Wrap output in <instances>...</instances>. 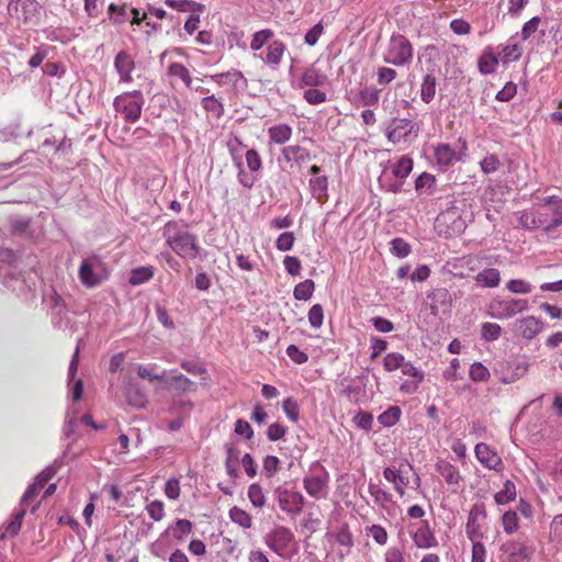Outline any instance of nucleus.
I'll use <instances>...</instances> for the list:
<instances>
[{"instance_id": "5701e85b", "label": "nucleus", "mask_w": 562, "mask_h": 562, "mask_svg": "<svg viewBox=\"0 0 562 562\" xmlns=\"http://www.w3.org/2000/svg\"><path fill=\"white\" fill-rule=\"evenodd\" d=\"M436 469L449 485H458L461 481L459 470L450 464L447 459H440L436 464Z\"/></svg>"}, {"instance_id": "e433bc0d", "label": "nucleus", "mask_w": 562, "mask_h": 562, "mask_svg": "<svg viewBox=\"0 0 562 562\" xmlns=\"http://www.w3.org/2000/svg\"><path fill=\"white\" fill-rule=\"evenodd\" d=\"M274 33L270 29H263L256 32L250 41V48L254 52L261 49L267 43H269Z\"/></svg>"}, {"instance_id": "f704fd0d", "label": "nucleus", "mask_w": 562, "mask_h": 562, "mask_svg": "<svg viewBox=\"0 0 562 562\" xmlns=\"http://www.w3.org/2000/svg\"><path fill=\"white\" fill-rule=\"evenodd\" d=\"M413 169V159L407 156H402L394 164L392 173L397 179H405L408 177Z\"/></svg>"}, {"instance_id": "4be33fe9", "label": "nucleus", "mask_w": 562, "mask_h": 562, "mask_svg": "<svg viewBox=\"0 0 562 562\" xmlns=\"http://www.w3.org/2000/svg\"><path fill=\"white\" fill-rule=\"evenodd\" d=\"M435 158L440 166H451L459 158L456 150L449 144H439L434 149Z\"/></svg>"}, {"instance_id": "052dcab7", "label": "nucleus", "mask_w": 562, "mask_h": 562, "mask_svg": "<svg viewBox=\"0 0 562 562\" xmlns=\"http://www.w3.org/2000/svg\"><path fill=\"white\" fill-rule=\"evenodd\" d=\"M541 19L539 16H533L529 21H527L521 29V40L527 41L539 29Z\"/></svg>"}, {"instance_id": "b1692460", "label": "nucleus", "mask_w": 562, "mask_h": 562, "mask_svg": "<svg viewBox=\"0 0 562 562\" xmlns=\"http://www.w3.org/2000/svg\"><path fill=\"white\" fill-rule=\"evenodd\" d=\"M246 145L241 142V139L236 136L232 135L227 140V149L229 151V155L232 157V160L236 168H241L243 165V156H245Z\"/></svg>"}, {"instance_id": "1a4fd4ad", "label": "nucleus", "mask_w": 562, "mask_h": 562, "mask_svg": "<svg viewBox=\"0 0 562 562\" xmlns=\"http://www.w3.org/2000/svg\"><path fill=\"white\" fill-rule=\"evenodd\" d=\"M109 19L114 24H122L127 21L132 25H139L143 21H146L147 14L132 8L128 3L123 2L121 4L111 3L108 8Z\"/></svg>"}, {"instance_id": "a19ab883", "label": "nucleus", "mask_w": 562, "mask_h": 562, "mask_svg": "<svg viewBox=\"0 0 562 562\" xmlns=\"http://www.w3.org/2000/svg\"><path fill=\"white\" fill-rule=\"evenodd\" d=\"M25 514L26 509L24 506H21V508L14 514L13 519L7 525L4 536L14 537L19 533Z\"/></svg>"}, {"instance_id": "473e14b6", "label": "nucleus", "mask_w": 562, "mask_h": 562, "mask_svg": "<svg viewBox=\"0 0 562 562\" xmlns=\"http://www.w3.org/2000/svg\"><path fill=\"white\" fill-rule=\"evenodd\" d=\"M153 277L154 268L151 266H144L133 269L128 281L132 285H139L149 281Z\"/></svg>"}, {"instance_id": "cd10ccee", "label": "nucleus", "mask_w": 562, "mask_h": 562, "mask_svg": "<svg viewBox=\"0 0 562 562\" xmlns=\"http://www.w3.org/2000/svg\"><path fill=\"white\" fill-rule=\"evenodd\" d=\"M476 282L485 288H496L501 282V273L495 268H486L475 278Z\"/></svg>"}, {"instance_id": "79ce46f5", "label": "nucleus", "mask_w": 562, "mask_h": 562, "mask_svg": "<svg viewBox=\"0 0 562 562\" xmlns=\"http://www.w3.org/2000/svg\"><path fill=\"white\" fill-rule=\"evenodd\" d=\"M229 517L233 520V522L239 525L240 527H243L245 529H248L251 527L252 520H251L250 515L237 506L231 508Z\"/></svg>"}, {"instance_id": "5fc2aeb1", "label": "nucleus", "mask_w": 562, "mask_h": 562, "mask_svg": "<svg viewBox=\"0 0 562 562\" xmlns=\"http://www.w3.org/2000/svg\"><path fill=\"white\" fill-rule=\"evenodd\" d=\"M146 512L153 520L160 521L165 516V505L161 501H153L147 504Z\"/></svg>"}, {"instance_id": "c03bdc74", "label": "nucleus", "mask_w": 562, "mask_h": 562, "mask_svg": "<svg viewBox=\"0 0 562 562\" xmlns=\"http://www.w3.org/2000/svg\"><path fill=\"white\" fill-rule=\"evenodd\" d=\"M401 413L400 407L391 406L378 417L379 423L385 427H391L400 420Z\"/></svg>"}, {"instance_id": "bb28decb", "label": "nucleus", "mask_w": 562, "mask_h": 562, "mask_svg": "<svg viewBox=\"0 0 562 562\" xmlns=\"http://www.w3.org/2000/svg\"><path fill=\"white\" fill-rule=\"evenodd\" d=\"M326 80L327 76L314 66L306 68L302 75V85L307 87L323 86Z\"/></svg>"}, {"instance_id": "6e6552de", "label": "nucleus", "mask_w": 562, "mask_h": 562, "mask_svg": "<svg viewBox=\"0 0 562 562\" xmlns=\"http://www.w3.org/2000/svg\"><path fill=\"white\" fill-rule=\"evenodd\" d=\"M294 533L284 526L273 528L266 538L267 546L281 558L289 557Z\"/></svg>"}, {"instance_id": "c85d7f7f", "label": "nucleus", "mask_w": 562, "mask_h": 562, "mask_svg": "<svg viewBox=\"0 0 562 562\" xmlns=\"http://www.w3.org/2000/svg\"><path fill=\"white\" fill-rule=\"evenodd\" d=\"M193 529V524L188 519H177L173 526H170L167 529V532H170L175 539L178 541H183Z\"/></svg>"}, {"instance_id": "49530a36", "label": "nucleus", "mask_w": 562, "mask_h": 562, "mask_svg": "<svg viewBox=\"0 0 562 562\" xmlns=\"http://www.w3.org/2000/svg\"><path fill=\"white\" fill-rule=\"evenodd\" d=\"M283 412L286 415V417L293 422L296 423L300 418V406L297 402L292 397H286L282 402Z\"/></svg>"}, {"instance_id": "8fccbe9b", "label": "nucleus", "mask_w": 562, "mask_h": 562, "mask_svg": "<svg viewBox=\"0 0 562 562\" xmlns=\"http://www.w3.org/2000/svg\"><path fill=\"white\" fill-rule=\"evenodd\" d=\"M245 159L248 169L251 172H258L262 168V159L256 149H247L245 151Z\"/></svg>"}, {"instance_id": "7c9ffc66", "label": "nucleus", "mask_w": 562, "mask_h": 562, "mask_svg": "<svg viewBox=\"0 0 562 562\" xmlns=\"http://www.w3.org/2000/svg\"><path fill=\"white\" fill-rule=\"evenodd\" d=\"M498 65V57L492 52H484L479 58V70L483 75L492 74L496 70Z\"/></svg>"}, {"instance_id": "9b49d317", "label": "nucleus", "mask_w": 562, "mask_h": 562, "mask_svg": "<svg viewBox=\"0 0 562 562\" xmlns=\"http://www.w3.org/2000/svg\"><path fill=\"white\" fill-rule=\"evenodd\" d=\"M486 519L485 505L483 503H476L472 506L465 531L471 541L481 540L484 536L483 526Z\"/></svg>"}, {"instance_id": "6e6d98bb", "label": "nucleus", "mask_w": 562, "mask_h": 562, "mask_svg": "<svg viewBox=\"0 0 562 562\" xmlns=\"http://www.w3.org/2000/svg\"><path fill=\"white\" fill-rule=\"evenodd\" d=\"M404 356L400 352H390L383 358V367L387 372H393L400 369Z\"/></svg>"}, {"instance_id": "c9c22d12", "label": "nucleus", "mask_w": 562, "mask_h": 562, "mask_svg": "<svg viewBox=\"0 0 562 562\" xmlns=\"http://www.w3.org/2000/svg\"><path fill=\"white\" fill-rule=\"evenodd\" d=\"M168 75L171 77H177L183 81V83L191 88L192 85V78L189 69L180 64V63H172L168 66Z\"/></svg>"}, {"instance_id": "6ab92c4d", "label": "nucleus", "mask_w": 562, "mask_h": 562, "mask_svg": "<svg viewBox=\"0 0 562 562\" xmlns=\"http://www.w3.org/2000/svg\"><path fill=\"white\" fill-rule=\"evenodd\" d=\"M211 80H213L218 86H232L236 89L239 83H244L246 86L247 80L244 77L243 72L237 69H231L226 72H221L216 75L210 76Z\"/></svg>"}, {"instance_id": "e2e57ef3", "label": "nucleus", "mask_w": 562, "mask_h": 562, "mask_svg": "<svg viewBox=\"0 0 562 562\" xmlns=\"http://www.w3.org/2000/svg\"><path fill=\"white\" fill-rule=\"evenodd\" d=\"M503 528L507 533H513L518 528V517L516 512L508 510L503 515Z\"/></svg>"}, {"instance_id": "0eeeda50", "label": "nucleus", "mask_w": 562, "mask_h": 562, "mask_svg": "<svg viewBox=\"0 0 562 562\" xmlns=\"http://www.w3.org/2000/svg\"><path fill=\"white\" fill-rule=\"evenodd\" d=\"M419 125L407 119H393L387 127L386 136L393 144L411 143L416 138Z\"/></svg>"}, {"instance_id": "423d86ee", "label": "nucleus", "mask_w": 562, "mask_h": 562, "mask_svg": "<svg viewBox=\"0 0 562 562\" xmlns=\"http://www.w3.org/2000/svg\"><path fill=\"white\" fill-rule=\"evenodd\" d=\"M529 308L525 299L493 300L487 307V313L496 319H508Z\"/></svg>"}, {"instance_id": "aec40b11", "label": "nucleus", "mask_w": 562, "mask_h": 562, "mask_svg": "<svg viewBox=\"0 0 562 562\" xmlns=\"http://www.w3.org/2000/svg\"><path fill=\"white\" fill-rule=\"evenodd\" d=\"M293 130L285 123L276 124L268 128L269 142L276 145H284L292 137Z\"/></svg>"}, {"instance_id": "f03ea898", "label": "nucleus", "mask_w": 562, "mask_h": 562, "mask_svg": "<svg viewBox=\"0 0 562 562\" xmlns=\"http://www.w3.org/2000/svg\"><path fill=\"white\" fill-rule=\"evenodd\" d=\"M164 236L168 246L181 258L194 260L199 257L201 247L198 236L176 222H168L164 227Z\"/></svg>"}, {"instance_id": "338daca9", "label": "nucleus", "mask_w": 562, "mask_h": 562, "mask_svg": "<svg viewBox=\"0 0 562 562\" xmlns=\"http://www.w3.org/2000/svg\"><path fill=\"white\" fill-rule=\"evenodd\" d=\"M44 487L43 484H41V482L36 481L31 484L27 490L25 491L24 495L22 496V499H21V506H26L30 502H32L37 495L38 493L41 492V490Z\"/></svg>"}, {"instance_id": "3c124183", "label": "nucleus", "mask_w": 562, "mask_h": 562, "mask_svg": "<svg viewBox=\"0 0 562 562\" xmlns=\"http://www.w3.org/2000/svg\"><path fill=\"white\" fill-rule=\"evenodd\" d=\"M366 531L367 535L371 536L378 544L384 546L387 542L389 536L385 528H383L382 526L372 525L367 527Z\"/></svg>"}, {"instance_id": "39448f33", "label": "nucleus", "mask_w": 562, "mask_h": 562, "mask_svg": "<svg viewBox=\"0 0 562 562\" xmlns=\"http://www.w3.org/2000/svg\"><path fill=\"white\" fill-rule=\"evenodd\" d=\"M413 46L404 35H393L384 55V61L396 67L411 64L413 59Z\"/></svg>"}, {"instance_id": "7ed1b4c3", "label": "nucleus", "mask_w": 562, "mask_h": 562, "mask_svg": "<svg viewBox=\"0 0 562 562\" xmlns=\"http://www.w3.org/2000/svg\"><path fill=\"white\" fill-rule=\"evenodd\" d=\"M465 226V221L462 218L461 210L458 206H451L440 212L435 221L436 231L446 238L461 234Z\"/></svg>"}, {"instance_id": "ddd939ff", "label": "nucleus", "mask_w": 562, "mask_h": 562, "mask_svg": "<svg viewBox=\"0 0 562 562\" xmlns=\"http://www.w3.org/2000/svg\"><path fill=\"white\" fill-rule=\"evenodd\" d=\"M100 267L101 261L98 257L82 260L78 271L80 282L87 288L97 286L102 281V277L98 273Z\"/></svg>"}, {"instance_id": "ea45409f", "label": "nucleus", "mask_w": 562, "mask_h": 562, "mask_svg": "<svg viewBox=\"0 0 562 562\" xmlns=\"http://www.w3.org/2000/svg\"><path fill=\"white\" fill-rule=\"evenodd\" d=\"M201 103L206 112L213 113L217 119L224 114L223 103L214 95L203 98Z\"/></svg>"}, {"instance_id": "f8f14e48", "label": "nucleus", "mask_w": 562, "mask_h": 562, "mask_svg": "<svg viewBox=\"0 0 562 562\" xmlns=\"http://www.w3.org/2000/svg\"><path fill=\"white\" fill-rule=\"evenodd\" d=\"M543 322L536 316H526L512 324V331L516 337L531 340L543 330Z\"/></svg>"}, {"instance_id": "37998d69", "label": "nucleus", "mask_w": 562, "mask_h": 562, "mask_svg": "<svg viewBox=\"0 0 562 562\" xmlns=\"http://www.w3.org/2000/svg\"><path fill=\"white\" fill-rule=\"evenodd\" d=\"M127 403L134 407L142 408L146 405V396L135 385H131L126 391Z\"/></svg>"}, {"instance_id": "2f4dec72", "label": "nucleus", "mask_w": 562, "mask_h": 562, "mask_svg": "<svg viewBox=\"0 0 562 562\" xmlns=\"http://www.w3.org/2000/svg\"><path fill=\"white\" fill-rule=\"evenodd\" d=\"M369 493L374 498V503L382 508H385L387 504L392 502V495L384 491L379 483H369Z\"/></svg>"}, {"instance_id": "20e7f679", "label": "nucleus", "mask_w": 562, "mask_h": 562, "mask_svg": "<svg viewBox=\"0 0 562 562\" xmlns=\"http://www.w3.org/2000/svg\"><path fill=\"white\" fill-rule=\"evenodd\" d=\"M144 97L139 90L123 92L115 97L113 105L116 112L121 113L125 121L136 122L142 114Z\"/></svg>"}, {"instance_id": "f3484780", "label": "nucleus", "mask_w": 562, "mask_h": 562, "mask_svg": "<svg viewBox=\"0 0 562 562\" xmlns=\"http://www.w3.org/2000/svg\"><path fill=\"white\" fill-rule=\"evenodd\" d=\"M285 52L286 45L280 40H274L268 44L265 50V56H262V60L271 69L277 70L282 63Z\"/></svg>"}, {"instance_id": "412c9836", "label": "nucleus", "mask_w": 562, "mask_h": 562, "mask_svg": "<svg viewBox=\"0 0 562 562\" xmlns=\"http://www.w3.org/2000/svg\"><path fill=\"white\" fill-rule=\"evenodd\" d=\"M413 540L418 548L428 549L438 544L432 531L428 525H422L413 536Z\"/></svg>"}, {"instance_id": "f257e3e1", "label": "nucleus", "mask_w": 562, "mask_h": 562, "mask_svg": "<svg viewBox=\"0 0 562 562\" xmlns=\"http://www.w3.org/2000/svg\"><path fill=\"white\" fill-rule=\"evenodd\" d=\"M521 228L546 233L562 225V199L555 195L540 199L536 206L517 213Z\"/></svg>"}, {"instance_id": "a878e982", "label": "nucleus", "mask_w": 562, "mask_h": 562, "mask_svg": "<svg viewBox=\"0 0 562 562\" xmlns=\"http://www.w3.org/2000/svg\"><path fill=\"white\" fill-rule=\"evenodd\" d=\"M310 188L313 196L319 202L325 203L328 198V180L327 177H316L310 180Z\"/></svg>"}, {"instance_id": "9d476101", "label": "nucleus", "mask_w": 562, "mask_h": 562, "mask_svg": "<svg viewBox=\"0 0 562 562\" xmlns=\"http://www.w3.org/2000/svg\"><path fill=\"white\" fill-rule=\"evenodd\" d=\"M501 551L504 554L502 562H530L533 554V548L522 540L507 541Z\"/></svg>"}, {"instance_id": "c756f323", "label": "nucleus", "mask_w": 562, "mask_h": 562, "mask_svg": "<svg viewBox=\"0 0 562 562\" xmlns=\"http://www.w3.org/2000/svg\"><path fill=\"white\" fill-rule=\"evenodd\" d=\"M437 79L432 74H427L420 86V98L425 103H429L436 95Z\"/></svg>"}, {"instance_id": "bf43d9fd", "label": "nucleus", "mask_w": 562, "mask_h": 562, "mask_svg": "<svg viewBox=\"0 0 562 562\" xmlns=\"http://www.w3.org/2000/svg\"><path fill=\"white\" fill-rule=\"evenodd\" d=\"M166 384H168L170 387H173L178 391L186 392L190 389V386L193 384L191 380H189L183 374L173 375L169 380H166Z\"/></svg>"}, {"instance_id": "603ef678", "label": "nucleus", "mask_w": 562, "mask_h": 562, "mask_svg": "<svg viewBox=\"0 0 562 562\" xmlns=\"http://www.w3.org/2000/svg\"><path fill=\"white\" fill-rule=\"evenodd\" d=\"M380 91L373 87H367L360 91V101L363 105H374L379 102Z\"/></svg>"}, {"instance_id": "58836bf2", "label": "nucleus", "mask_w": 562, "mask_h": 562, "mask_svg": "<svg viewBox=\"0 0 562 562\" xmlns=\"http://www.w3.org/2000/svg\"><path fill=\"white\" fill-rule=\"evenodd\" d=\"M522 49L518 44H508L502 48L499 58L504 64L516 61L521 57Z\"/></svg>"}, {"instance_id": "a211bd4d", "label": "nucleus", "mask_w": 562, "mask_h": 562, "mask_svg": "<svg viewBox=\"0 0 562 562\" xmlns=\"http://www.w3.org/2000/svg\"><path fill=\"white\" fill-rule=\"evenodd\" d=\"M114 67L122 82L128 83L133 81L132 71L135 68V63L131 55L120 52L115 57Z\"/></svg>"}, {"instance_id": "0e129e2a", "label": "nucleus", "mask_w": 562, "mask_h": 562, "mask_svg": "<svg viewBox=\"0 0 562 562\" xmlns=\"http://www.w3.org/2000/svg\"><path fill=\"white\" fill-rule=\"evenodd\" d=\"M397 76L396 70L389 67H379L376 71V81L379 85L385 86L392 82Z\"/></svg>"}, {"instance_id": "774afa93", "label": "nucleus", "mask_w": 562, "mask_h": 562, "mask_svg": "<svg viewBox=\"0 0 562 562\" xmlns=\"http://www.w3.org/2000/svg\"><path fill=\"white\" fill-rule=\"evenodd\" d=\"M480 166L484 173H492L499 168L501 161L496 155H488L480 162Z\"/></svg>"}, {"instance_id": "864d4df0", "label": "nucleus", "mask_w": 562, "mask_h": 562, "mask_svg": "<svg viewBox=\"0 0 562 562\" xmlns=\"http://www.w3.org/2000/svg\"><path fill=\"white\" fill-rule=\"evenodd\" d=\"M506 288L508 291L516 294H528L532 290V285L521 279L510 280L507 282Z\"/></svg>"}, {"instance_id": "4468645a", "label": "nucleus", "mask_w": 562, "mask_h": 562, "mask_svg": "<svg viewBox=\"0 0 562 562\" xmlns=\"http://www.w3.org/2000/svg\"><path fill=\"white\" fill-rule=\"evenodd\" d=\"M278 503L283 512L291 515H299L304 506V496L296 491L281 490L276 491Z\"/></svg>"}, {"instance_id": "de8ad7c7", "label": "nucleus", "mask_w": 562, "mask_h": 562, "mask_svg": "<svg viewBox=\"0 0 562 562\" xmlns=\"http://www.w3.org/2000/svg\"><path fill=\"white\" fill-rule=\"evenodd\" d=\"M400 370L404 375H408L413 379H417V382H423L425 379L424 372L415 367L411 361L406 360L404 357L402 362L400 363Z\"/></svg>"}, {"instance_id": "13d9d810", "label": "nucleus", "mask_w": 562, "mask_h": 562, "mask_svg": "<svg viewBox=\"0 0 562 562\" xmlns=\"http://www.w3.org/2000/svg\"><path fill=\"white\" fill-rule=\"evenodd\" d=\"M308 322L312 327L319 328L324 321V310L321 304L313 305L308 311Z\"/></svg>"}, {"instance_id": "dca6fc26", "label": "nucleus", "mask_w": 562, "mask_h": 562, "mask_svg": "<svg viewBox=\"0 0 562 562\" xmlns=\"http://www.w3.org/2000/svg\"><path fill=\"white\" fill-rule=\"evenodd\" d=\"M8 11L10 13L14 12L18 19H22L27 23L40 14V4L35 0H11Z\"/></svg>"}, {"instance_id": "72a5a7b5", "label": "nucleus", "mask_w": 562, "mask_h": 562, "mask_svg": "<svg viewBox=\"0 0 562 562\" xmlns=\"http://www.w3.org/2000/svg\"><path fill=\"white\" fill-rule=\"evenodd\" d=\"M315 290V283L311 279H306L297 283L293 291V296L299 301H307L312 297Z\"/></svg>"}, {"instance_id": "a18cd8bd", "label": "nucleus", "mask_w": 562, "mask_h": 562, "mask_svg": "<svg viewBox=\"0 0 562 562\" xmlns=\"http://www.w3.org/2000/svg\"><path fill=\"white\" fill-rule=\"evenodd\" d=\"M502 327L496 323H484L482 324L481 335L486 341H494L501 337Z\"/></svg>"}, {"instance_id": "4d7b16f0", "label": "nucleus", "mask_w": 562, "mask_h": 562, "mask_svg": "<svg viewBox=\"0 0 562 562\" xmlns=\"http://www.w3.org/2000/svg\"><path fill=\"white\" fill-rule=\"evenodd\" d=\"M391 251L398 258H405L411 252V246L403 238H394L391 243Z\"/></svg>"}, {"instance_id": "393cba45", "label": "nucleus", "mask_w": 562, "mask_h": 562, "mask_svg": "<svg viewBox=\"0 0 562 562\" xmlns=\"http://www.w3.org/2000/svg\"><path fill=\"white\" fill-rule=\"evenodd\" d=\"M282 156L288 162H304L310 159V151L300 145H291L283 147Z\"/></svg>"}, {"instance_id": "09e8293b", "label": "nucleus", "mask_w": 562, "mask_h": 562, "mask_svg": "<svg viewBox=\"0 0 562 562\" xmlns=\"http://www.w3.org/2000/svg\"><path fill=\"white\" fill-rule=\"evenodd\" d=\"M469 374L474 382H485L491 375L488 369L481 362H474L470 368Z\"/></svg>"}, {"instance_id": "4c0bfd02", "label": "nucleus", "mask_w": 562, "mask_h": 562, "mask_svg": "<svg viewBox=\"0 0 562 562\" xmlns=\"http://www.w3.org/2000/svg\"><path fill=\"white\" fill-rule=\"evenodd\" d=\"M516 497V486L513 482L506 481L503 488L494 496L495 502L499 505L507 504Z\"/></svg>"}, {"instance_id": "69168bd1", "label": "nucleus", "mask_w": 562, "mask_h": 562, "mask_svg": "<svg viewBox=\"0 0 562 562\" xmlns=\"http://www.w3.org/2000/svg\"><path fill=\"white\" fill-rule=\"evenodd\" d=\"M304 99L307 103L315 105L325 102L327 98L325 92L311 87L304 92Z\"/></svg>"}, {"instance_id": "2eb2a0df", "label": "nucleus", "mask_w": 562, "mask_h": 562, "mask_svg": "<svg viewBox=\"0 0 562 562\" xmlns=\"http://www.w3.org/2000/svg\"><path fill=\"white\" fill-rule=\"evenodd\" d=\"M313 475L306 476L303 481L305 491L315 498H321L326 487V473L324 468L315 462L312 467Z\"/></svg>"}, {"instance_id": "680f3d73", "label": "nucleus", "mask_w": 562, "mask_h": 562, "mask_svg": "<svg viewBox=\"0 0 562 562\" xmlns=\"http://www.w3.org/2000/svg\"><path fill=\"white\" fill-rule=\"evenodd\" d=\"M295 236L292 232H285L279 235L276 240V247L280 251H288L294 245Z\"/></svg>"}]
</instances>
